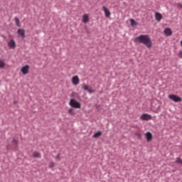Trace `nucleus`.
I'll return each mask as SVG.
<instances>
[{
    "instance_id": "obj_1",
    "label": "nucleus",
    "mask_w": 182,
    "mask_h": 182,
    "mask_svg": "<svg viewBox=\"0 0 182 182\" xmlns=\"http://www.w3.org/2000/svg\"><path fill=\"white\" fill-rule=\"evenodd\" d=\"M135 42L143 43L146 48H151L152 43L149 35H141L135 38Z\"/></svg>"
},
{
    "instance_id": "obj_2",
    "label": "nucleus",
    "mask_w": 182,
    "mask_h": 182,
    "mask_svg": "<svg viewBox=\"0 0 182 182\" xmlns=\"http://www.w3.org/2000/svg\"><path fill=\"white\" fill-rule=\"evenodd\" d=\"M70 106H71V107H74L75 109H80V102L76 101L75 99L70 100Z\"/></svg>"
},
{
    "instance_id": "obj_3",
    "label": "nucleus",
    "mask_w": 182,
    "mask_h": 182,
    "mask_svg": "<svg viewBox=\"0 0 182 182\" xmlns=\"http://www.w3.org/2000/svg\"><path fill=\"white\" fill-rule=\"evenodd\" d=\"M168 97L171 99V100H173V102H176V103H178L180 102H182L181 97H180L178 95H169Z\"/></svg>"
},
{
    "instance_id": "obj_4",
    "label": "nucleus",
    "mask_w": 182,
    "mask_h": 182,
    "mask_svg": "<svg viewBox=\"0 0 182 182\" xmlns=\"http://www.w3.org/2000/svg\"><path fill=\"white\" fill-rule=\"evenodd\" d=\"M141 120L149 121L151 120L152 117L149 114H142L140 117Z\"/></svg>"
},
{
    "instance_id": "obj_5",
    "label": "nucleus",
    "mask_w": 182,
    "mask_h": 182,
    "mask_svg": "<svg viewBox=\"0 0 182 182\" xmlns=\"http://www.w3.org/2000/svg\"><path fill=\"white\" fill-rule=\"evenodd\" d=\"M81 87L82 89V90H85L87 92H88L89 93H94L95 91L93 90H92V88L89 89V86L86 85L85 84H82L81 85Z\"/></svg>"
},
{
    "instance_id": "obj_6",
    "label": "nucleus",
    "mask_w": 182,
    "mask_h": 182,
    "mask_svg": "<svg viewBox=\"0 0 182 182\" xmlns=\"http://www.w3.org/2000/svg\"><path fill=\"white\" fill-rule=\"evenodd\" d=\"M164 33L165 36H171L173 35V31H171V28H166L164 30Z\"/></svg>"
},
{
    "instance_id": "obj_7",
    "label": "nucleus",
    "mask_w": 182,
    "mask_h": 182,
    "mask_svg": "<svg viewBox=\"0 0 182 182\" xmlns=\"http://www.w3.org/2000/svg\"><path fill=\"white\" fill-rule=\"evenodd\" d=\"M8 46H9L11 49H15V48H16V43L15 42V40H10L8 43Z\"/></svg>"
},
{
    "instance_id": "obj_8",
    "label": "nucleus",
    "mask_w": 182,
    "mask_h": 182,
    "mask_svg": "<svg viewBox=\"0 0 182 182\" xmlns=\"http://www.w3.org/2000/svg\"><path fill=\"white\" fill-rule=\"evenodd\" d=\"M29 72V65H26L21 68V73L23 75H28Z\"/></svg>"
},
{
    "instance_id": "obj_9",
    "label": "nucleus",
    "mask_w": 182,
    "mask_h": 182,
    "mask_svg": "<svg viewBox=\"0 0 182 182\" xmlns=\"http://www.w3.org/2000/svg\"><path fill=\"white\" fill-rule=\"evenodd\" d=\"M72 83L75 86H77V85H79V77H77V75L73 77Z\"/></svg>"
},
{
    "instance_id": "obj_10",
    "label": "nucleus",
    "mask_w": 182,
    "mask_h": 182,
    "mask_svg": "<svg viewBox=\"0 0 182 182\" xmlns=\"http://www.w3.org/2000/svg\"><path fill=\"white\" fill-rule=\"evenodd\" d=\"M102 9L105 12V15L107 18H109V16H110L111 14H110V11L108 10V9L106 8V6H102Z\"/></svg>"
},
{
    "instance_id": "obj_11",
    "label": "nucleus",
    "mask_w": 182,
    "mask_h": 182,
    "mask_svg": "<svg viewBox=\"0 0 182 182\" xmlns=\"http://www.w3.org/2000/svg\"><path fill=\"white\" fill-rule=\"evenodd\" d=\"M146 141L149 142V141H151V140H153V135L151 134V132H147L146 134Z\"/></svg>"
},
{
    "instance_id": "obj_12",
    "label": "nucleus",
    "mask_w": 182,
    "mask_h": 182,
    "mask_svg": "<svg viewBox=\"0 0 182 182\" xmlns=\"http://www.w3.org/2000/svg\"><path fill=\"white\" fill-rule=\"evenodd\" d=\"M82 22L84 23H87V22H89V15L88 14H83Z\"/></svg>"
},
{
    "instance_id": "obj_13",
    "label": "nucleus",
    "mask_w": 182,
    "mask_h": 182,
    "mask_svg": "<svg viewBox=\"0 0 182 182\" xmlns=\"http://www.w3.org/2000/svg\"><path fill=\"white\" fill-rule=\"evenodd\" d=\"M162 18H163V16H161V14H160L159 12L155 13L156 21H158L159 22H160V21H161Z\"/></svg>"
},
{
    "instance_id": "obj_14",
    "label": "nucleus",
    "mask_w": 182,
    "mask_h": 182,
    "mask_svg": "<svg viewBox=\"0 0 182 182\" xmlns=\"http://www.w3.org/2000/svg\"><path fill=\"white\" fill-rule=\"evenodd\" d=\"M18 35H21L23 38H25V30L20 28L18 30Z\"/></svg>"
},
{
    "instance_id": "obj_15",
    "label": "nucleus",
    "mask_w": 182,
    "mask_h": 182,
    "mask_svg": "<svg viewBox=\"0 0 182 182\" xmlns=\"http://www.w3.org/2000/svg\"><path fill=\"white\" fill-rule=\"evenodd\" d=\"M100 136H102V132L98 131L97 132L93 134L92 137L93 139H97L98 137H100Z\"/></svg>"
},
{
    "instance_id": "obj_16",
    "label": "nucleus",
    "mask_w": 182,
    "mask_h": 182,
    "mask_svg": "<svg viewBox=\"0 0 182 182\" xmlns=\"http://www.w3.org/2000/svg\"><path fill=\"white\" fill-rule=\"evenodd\" d=\"M33 157H34L35 159H41V153L39 152H33Z\"/></svg>"
},
{
    "instance_id": "obj_17",
    "label": "nucleus",
    "mask_w": 182,
    "mask_h": 182,
    "mask_svg": "<svg viewBox=\"0 0 182 182\" xmlns=\"http://www.w3.org/2000/svg\"><path fill=\"white\" fill-rule=\"evenodd\" d=\"M14 21L16 22V26H18V28L21 27V22L19 21V18H18L17 17L14 18Z\"/></svg>"
},
{
    "instance_id": "obj_18",
    "label": "nucleus",
    "mask_w": 182,
    "mask_h": 182,
    "mask_svg": "<svg viewBox=\"0 0 182 182\" xmlns=\"http://www.w3.org/2000/svg\"><path fill=\"white\" fill-rule=\"evenodd\" d=\"M130 23H131V26H136L137 25V22H136V21H134V19L133 18L130 19Z\"/></svg>"
},
{
    "instance_id": "obj_19",
    "label": "nucleus",
    "mask_w": 182,
    "mask_h": 182,
    "mask_svg": "<svg viewBox=\"0 0 182 182\" xmlns=\"http://www.w3.org/2000/svg\"><path fill=\"white\" fill-rule=\"evenodd\" d=\"M176 164H181L182 166V159L180 157L176 158V160L175 161Z\"/></svg>"
},
{
    "instance_id": "obj_20",
    "label": "nucleus",
    "mask_w": 182,
    "mask_h": 182,
    "mask_svg": "<svg viewBox=\"0 0 182 182\" xmlns=\"http://www.w3.org/2000/svg\"><path fill=\"white\" fill-rule=\"evenodd\" d=\"M68 112L70 113V114L71 116H75V111H73V109L70 108L69 110H68Z\"/></svg>"
},
{
    "instance_id": "obj_21",
    "label": "nucleus",
    "mask_w": 182,
    "mask_h": 182,
    "mask_svg": "<svg viewBox=\"0 0 182 182\" xmlns=\"http://www.w3.org/2000/svg\"><path fill=\"white\" fill-rule=\"evenodd\" d=\"M53 167H55V162L50 161L49 163V168H53Z\"/></svg>"
},
{
    "instance_id": "obj_22",
    "label": "nucleus",
    "mask_w": 182,
    "mask_h": 182,
    "mask_svg": "<svg viewBox=\"0 0 182 182\" xmlns=\"http://www.w3.org/2000/svg\"><path fill=\"white\" fill-rule=\"evenodd\" d=\"M55 160H58V161H60V154H58L55 157Z\"/></svg>"
},
{
    "instance_id": "obj_23",
    "label": "nucleus",
    "mask_w": 182,
    "mask_h": 182,
    "mask_svg": "<svg viewBox=\"0 0 182 182\" xmlns=\"http://www.w3.org/2000/svg\"><path fill=\"white\" fill-rule=\"evenodd\" d=\"M5 66V63L2 60L0 61V68H4Z\"/></svg>"
},
{
    "instance_id": "obj_24",
    "label": "nucleus",
    "mask_w": 182,
    "mask_h": 182,
    "mask_svg": "<svg viewBox=\"0 0 182 182\" xmlns=\"http://www.w3.org/2000/svg\"><path fill=\"white\" fill-rule=\"evenodd\" d=\"M178 56H179V58H182V50H180L178 54Z\"/></svg>"
},
{
    "instance_id": "obj_25",
    "label": "nucleus",
    "mask_w": 182,
    "mask_h": 182,
    "mask_svg": "<svg viewBox=\"0 0 182 182\" xmlns=\"http://www.w3.org/2000/svg\"><path fill=\"white\" fill-rule=\"evenodd\" d=\"M13 143H14V144H18V140H16V139H15V138H14Z\"/></svg>"
},
{
    "instance_id": "obj_26",
    "label": "nucleus",
    "mask_w": 182,
    "mask_h": 182,
    "mask_svg": "<svg viewBox=\"0 0 182 182\" xmlns=\"http://www.w3.org/2000/svg\"><path fill=\"white\" fill-rule=\"evenodd\" d=\"M178 6H180V8H182V4L179 3Z\"/></svg>"
},
{
    "instance_id": "obj_27",
    "label": "nucleus",
    "mask_w": 182,
    "mask_h": 182,
    "mask_svg": "<svg viewBox=\"0 0 182 182\" xmlns=\"http://www.w3.org/2000/svg\"><path fill=\"white\" fill-rule=\"evenodd\" d=\"M136 136H140V134H137Z\"/></svg>"
}]
</instances>
